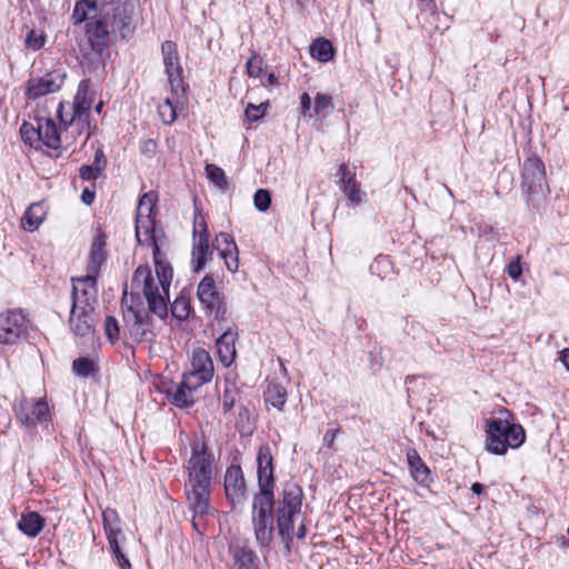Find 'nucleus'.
Returning a JSON list of instances; mask_svg holds the SVG:
<instances>
[{"mask_svg":"<svg viewBox=\"0 0 569 569\" xmlns=\"http://www.w3.org/2000/svg\"><path fill=\"white\" fill-rule=\"evenodd\" d=\"M168 400L178 408H189L194 405L196 399L193 392L189 389V385L182 381L166 390Z\"/></svg>","mask_w":569,"mask_h":569,"instance_id":"29","label":"nucleus"},{"mask_svg":"<svg viewBox=\"0 0 569 569\" xmlns=\"http://www.w3.org/2000/svg\"><path fill=\"white\" fill-rule=\"evenodd\" d=\"M171 315L179 321H184L192 312L191 301L188 293L182 290L171 303Z\"/></svg>","mask_w":569,"mask_h":569,"instance_id":"36","label":"nucleus"},{"mask_svg":"<svg viewBox=\"0 0 569 569\" xmlns=\"http://www.w3.org/2000/svg\"><path fill=\"white\" fill-rule=\"evenodd\" d=\"M161 54L171 93L178 97L180 92H184L186 88L177 43L171 40L163 41Z\"/></svg>","mask_w":569,"mask_h":569,"instance_id":"9","label":"nucleus"},{"mask_svg":"<svg viewBox=\"0 0 569 569\" xmlns=\"http://www.w3.org/2000/svg\"><path fill=\"white\" fill-rule=\"evenodd\" d=\"M107 166V159L102 150H97L91 164H83L79 169V178H99Z\"/></svg>","mask_w":569,"mask_h":569,"instance_id":"35","label":"nucleus"},{"mask_svg":"<svg viewBox=\"0 0 569 569\" xmlns=\"http://www.w3.org/2000/svg\"><path fill=\"white\" fill-rule=\"evenodd\" d=\"M102 522L108 543L116 548L117 539L122 536L118 511L113 508H106L102 512Z\"/></svg>","mask_w":569,"mask_h":569,"instance_id":"28","label":"nucleus"},{"mask_svg":"<svg viewBox=\"0 0 569 569\" xmlns=\"http://www.w3.org/2000/svg\"><path fill=\"white\" fill-rule=\"evenodd\" d=\"M521 190L528 204L539 208L550 193L547 180H523Z\"/></svg>","mask_w":569,"mask_h":569,"instance_id":"24","label":"nucleus"},{"mask_svg":"<svg viewBox=\"0 0 569 569\" xmlns=\"http://www.w3.org/2000/svg\"><path fill=\"white\" fill-rule=\"evenodd\" d=\"M222 333L216 340L217 352L219 360L224 367H229L236 359V340L238 339V332L236 325H224Z\"/></svg>","mask_w":569,"mask_h":569,"instance_id":"17","label":"nucleus"},{"mask_svg":"<svg viewBox=\"0 0 569 569\" xmlns=\"http://www.w3.org/2000/svg\"><path fill=\"white\" fill-rule=\"evenodd\" d=\"M253 204L257 210L266 212L271 206V192L268 189H258L253 194Z\"/></svg>","mask_w":569,"mask_h":569,"instance_id":"42","label":"nucleus"},{"mask_svg":"<svg viewBox=\"0 0 569 569\" xmlns=\"http://www.w3.org/2000/svg\"><path fill=\"white\" fill-rule=\"evenodd\" d=\"M132 288L142 290L148 303V310L139 293L123 290L121 298V311L123 320L122 336L126 343L133 349L142 342H153L157 333L154 322L150 313L166 319L168 306L164 297L160 293L149 266H139L132 276Z\"/></svg>","mask_w":569,"mask_h":569,"instance_id":"1","label":"nucleus"},{"mask_svg":"<svg viewBox=\"0 0 569 569\" xmlns=\"http://www.w3.org/2000/svg\"><path fill=\"white\" fill-rule=\"evenodd\" d=\"M136 239L140 246L151 247L152 251L167 244V237L152 218L151 208H147V213L136 214Z\"/></svg>","mask_w":569,"mask_h":569,"instance_id":"10","label":"nucleus"},{"mask_svg":"<svg viewBox=\"0 0 569 569\" xmlns=\"http://www.w3.org/2000/svg\"><path fill=\"white\" fill-rule=\"evenodd\" d=\"M236 569H258L257 555L250 548L248 540L234 539L229 545Z\"/></svg>","mask_w":569,"mask_h":569,"instance_id":"19","label":"nucleus"},{"mask_svg":"<svg viewBox=\"0 0 569 569\" xmlns=\"http://www.w3.org/2000/svg\"><path fill=\"white\" fill-rule=\"evenodd\" d=\"M258 465V488L259 490L273 491L274 488V466L273 457L269 445H261L257 455Z\"/></svg>","mask_w":569,"mask_h":569,"instance_id":"16","label":"nucleus"},{"mask_svg":"<svg viewBox=\"0 0 569 569\" xmlns=\"http://www.w3.org/2000/svg\"><path fill=\"white\" fill-rule=\"evenodd\" d=\"M299 110L303 117H307V118L315 117L311 97L309 96L308 92L301 93Z\"/></svg>","mask_w":569,"mask_h":569,"instance_id":"51","label":"nucleus"},{"mask_svg":"<svg viewBox=\"0 0 569 569\" xmlns=\"http://www.w3.org/2000/svg\"><path fill=\"white\" fill-rule=\"evenodd\" d=\"M104 333L111 345H116L121 337L119 321L113 316H107L104 319Z\"/></svg>","mask_w":569,"mask_h":569,"instance_id":"40","label":"nucleus"},{"mask_svg":"<svg viewBox=\"0 0 569 569\" xmlns=\"http://www.w3.org/2000/svg\"><path fill=\"white\" fill-rule=\"evenodd\" d=\"M107 236L104 232L99 230L97 236L93 238L89 256L86 271L92 276H100V268L107 261L108 252H107Z\"/></svg>","mask_w":569,"mask_h":569,"instance_id":"18","label":"nucleus"},{"mask_svg":"<svg viewBox=\"0 0 569 569\" xmlns=\"http://www.w3.org/2000/svg\"><path fill=\"white\" fill-rule=\"evenodd\" d=\"M38 126L24 121L20 127V136L24 143L39 150V141L41 140V118L37 119Z\"/></svg>","mask_w":569,"mask_h":569,"instance_id":"37","label":"nucleus"},{"mask_svg":"<svg viewBox=\"0 0 569 569\" xmlns=\"http://www.w3.org/2000/svg\"><path fill=\"white\" fill-rule=\"evenodd\" d=\"M306 533H307V527L306 525L302 522L299 527H298V530H297V538L298 539H303L306 537Z\"/></svg>","mask_w":569,"mask_h":569,"instance_id":"63","label":"nucleus"},{"mask_svg":"<svg viewBox=\"0 0 569 569\" xmlns=\"http://www.w3.org/2000/svg\"><path fill=\"white\" fill-rule=\"evenodd\" d=\"M338 178H356L357 177V167L350 166L349 163H341L338 167V171L336 173Z\"/></svg>","mask_w":569,"mask_h":569,"instance_id":"54","label":"nucleus"},{"mask_svg":"<svg viewBox=\"0 0 569 569\" xmlns=\"http://www.w3.org/2000/svg\"><path fill=\"white\" fill-rule=\"evenodd\" d=\"M223 488L227 499L233 507L244 503L247 500V486L239 465H231L227 468Z\"/></svg>","mask_w":569,"mask_h":569,"instance_id":"14","label":"nucleus"},{"mask_svg":"<svg viewBox=\"0 0 569 569\" xmlns=\"http://www.w3.org/2000/svg\"><path fill=\"white\" fill-rule=\"evenodd\" d=\"M333 100L330 94L327 93H317L313 103V113L315 116L321 114L323 110L330 109L333 110Z\"/></svg>","mask_w":569,"mask_h":569,"instance_id":"43","label":"nucleus"},{"mask_svg":"<svg viewBox=\"0 0 569 569\" xmlns=\"http://www.w3.org/2000/svg\"><path fill=\"white\" fill-rule=\"evenodd\" d=\"M66 72L56 69L41 77H30L26 82V97L37 100L50 93L60 91L66 80Z\"/></svg>","mask_w":569,"mask_h":569,"instance_id":"11","label":"nucleus"},{"mask_svg":"<svg viewBox=\"0 0 569 569\" xmlns=\"http://www.w3.org/2000/svg\"><path fill=\"white\" fill-rule=\"evenodd\" d=\"M507 274L512 280H519L522 276L521 256H516L506 267Z\"/></svg>","mask_w":569,"mask_h":569,"instance_id":"48","label":"nucleus"},{"mask_svg":"<svg viewBox=\"0 0 569 569\" xmlns=\"http://www.w3.org/2000/svg\"><path fill=\"white\" fill-rule=\"evenodd\" d=\"M210 236H192L191 264L194 272L201 271L211 256Z\"/></svg>","mask_w":569,"mask_h":569,"instance_id":"26","label":"nucleus"},{"mask_svg":"<svg viewBox=\"0 0 569 569\" xmlns=\"http://www.w3.org/2000/svg\"><path fill=\"white\" fill-rule=\"evenodd\" d=\"M560 360L566 367V369L569 371V347L561 351Z\"/></svg>","mask_w":569,"mask_h":569,"instance_id":"60","label":"nucleus"},{"mask_svg":"<svg viewBox=\"0 0 569 569\" xmlns=\"http://www.w3.org/2000/svg\"><path fill=\"white\" fill-rule=\"evenodd\" d=\"M202 377V381H211L213 377V362L210 353L202 348H194L191 356V370Z\"/></svg>","mask_w":569,"mask_h":569,"instance_id":"25","label":"nucleus"},{"mask_svg":"<svg viewBox=\"0 0 569 569\" xmlns=\"http://www.w3.org/2000/svg\"><path fill=\"white\" fill-rule=\"evenodd\" d=\"M152 256L158 282L163 291L162 296L166 298L169 295V288L173 278V269L162 248H154Z\"/></svg>","mask_w":569,"mask_h":569,"instance_id":"23","label":"nucleus"},{"mask_svg":"<svg viewBox=\"0 0 569 569\" xmlns=\"http://www.w3.org/2000/svg\"><path fill=\"white\" fill-rule=\"evenodd\" d=\"M247 73L251 78H259L263 73L262 59L258 54L252 57L246 63Z\"/></svg>","mask_w":569,"mask_h":569,"instance_id":"44","label":"nucleus"},{"mask_svg":"<svg viewBox=\"0 0 569 569\" xmlns=\"http://www.w3.org/2000/svg\"><path fill=\"white\" fill-rule=\"evenodd\" d=\"M47 211L43 202H33L24 211L21 218V228L28 232H34L44 221Z\"/></svg>","mask_w":569,"mask_h":569,"instance_id":"27","label":"nucleus"},{"mask_svg":"<svg viewBox=\"0 0 569 569\" xmlns=\"http://www.w3.org/2000/svg\"><path fill=\"white\" fill-rule=\"evenodd\" d=\"M86 41L79 43V62L81 67L91 72L104 66L103 54L111 43L110 16L99 14L83 26Z\"/></svg>","mask_w":569,"mask_h":569,"instance_id":"4","label":"nucleus"},{"mask_svg":"<svg viewBox=\"0 0 569 569\" xmlns=\"http://www.w3.org/2000/svg\"><path fill=\"white\" fill-rule=\"evenodd\" d=\"M202 377L199 376V375H194L193 372H187V373H183L182 376V383H188L189 385V389L194 392L197 391L201 386H203L204 383H208L209 381H202Z\"/></svg>","mask_w":569,"mask_h":569,"instance_id":"50","label":"nucleus"},{"mask_svg":"<svg viewBox=\"0 0 569 569\" xmlns=\"http://www.w3.org/2000/svg\"><path fill=\"white\" fill-rule=\"evenodd\" d=\"M112 32H118L120 38L129 41L136 30L134 4L130 0L117 1L110 17Z\"/></svg>","mask_w":569,"mask_h":569,"instance_id":"12","label":"nucleus"},{"mask_svg":"<svg viewBox=\"0 0 569 569\" xmlns=\"http://www.w3.org/2000/svg\"><path fill=\"white\" fill-rule=\"evenodd\" d=\"M500 417L485 421V449L496 456H503L508 449H518L526 440V431L520 423L511 421L508 409L499 411Z\"/></svg>","mask_w":569,"mask_h":569,"instance_id":"5","label":"nucleus"},{"mask_svg":"<svg viewBox=\"0 0 569 569\" xmlns=\"http://www.w3.org/2000/svg\"><path fill=\"white\" fill-rule=\"evenodd\" d=\"M471 491H472V493H475L477 496H480L485 491V486L482 483H480V482H475L471 486Z\"/></svg>","mask_w":569,"mask_h":569,"instance_id":"61","label":"nucleus"},{"mask_svg":"<svg viewBox=\"0 0 569 569\" xmlns=\"http://www.w3.org/2000/svg\"><path fill=\"white\" fill-rule=\"evenodd\" d=\"M521 178H546L543 161L536 154L528 157L522 166Z\"/></svg>","mask_w":569,"mask_h":569,"instance_id":"38","label":"nucleus"},{"mask_svg":"<svg viewBox=\"0 0 569 569\" xmlns=\"http://www.w3.org/2000/svg\"><path fill=\"white\" fill-rule=\"evenodd\" d=\"M341 428L338 423H335L333 428H330L323 435V445L327 448L331 449L333 447L337 435L340 432Z\"/></svg>","mask_w":569,"mask_h":569,"instance_id":"56","label":"nucleus"},{"mask_svg":"<svg viewBox=\"0 0 569 569\" xmlns=\"http://www.w3.org/2000/svg\"><path fill=\"white\" fill-rule=\"evenodd\" d=\"M236 403V396L232 389H224L222 395V408L224 412L230 411Z\"/></svg>","mask_w":569,"mask_h":569,"instance_id":"55","label":"nucleus"},{"mask_svg":"<svg viewBox=\"0 0 569 569\" xmlns=\"http://www.w3.org/2000/svg\"><path fill=\"white\" fill-rule=\"evenodd\" d=\"M158 108H162L168 111V114H163L161 112V120L163 121L164 124H172L177 120V110L171 99L167 98L164 102L160 104Z\"/></svg>","mask_w":569,"mask_h":569,"instance_id":"49","label":"nucleus"},{"mask_svg":"<svg viewBox=\"0 0 569 569\" xmlns=\"http://www.w3.org/2000/svg\"><path fill=\"white\" fill-rule=\"evenodd\" d=\"M109 547L117 560L119 568L120 569H130L131 563H130L129 559L126 557V555L122 552L120 545H119V539H117L116 548L112 545H109Z\"/></svg>","mask_w":569,"mask_h":569,"instance_id":"52","label":"nucleus"},{"mask_svg":"<svg viewBox=\"0 0 569 569\" xmlns=\"http://www.w3.org/2000/svg\"><path fill=\"white\" fill-rule=\"evenodd\" d=\"M63 108H64L63 102H59L58 108H57V117L60 121V124H62L67 129L68 127H71L73 124V116L69 120L66 119L63 117Z\"/></svg>","mask_w":569,"mask_h":569,"instance_id":"58","label":"nucleus"},{"mask_svg":"<svg viewBox=\"0 0 569 569\" xmlns=\"http://www.w3.org/2000/svg\"><path fill=\"white\" fill-rule=\"evenodd\" d=\"M216 242L214 247L223 259L227 269L230 272H236L239 268V251L233 237L230 233L220 232L216 236Z\"/></svg>","mask_w":569,"mask_h":569,"instance_id":"20","label":"nucleus"},{"mask_svg":"<svg viewBox=\"0 0 569 569\" xmlns=\"http://www.w3.org/2000/svg\"><path fill=\"white\" fill-rule=\"evenodd\" d=\"M192 236H210L206 218L200 211L194 212Z\"/></svg>","mask_w":569,"mask_h":569,"instance_id":"46","label":"nucleus"},{"mask_svg":"<svg viewBox=\"0 0 569 569\" xmlns=\"http://www.w3.org/2000/svg\"><path fill=\"white\" fill-rule=\"evenodd\" d=\"M211 181L221 191H224V190H227L229 188L228 180H211Z\"/></svg>","mask_w":569,"mask_h":569,"instance_id":"62","label":"nucleus"},{"mask_svg":"<svg viewBox=\"0 0 569 569\" xmlns=\"http://www.w3.org/2000/svg\"><path fill=\"white\" fill-rule=\"evenodd\" d=\"M98 278L87 273L71 279V306H86L96 309L98 303Z\"/></svg>","mask_w":569,"mask_h":569,"instance_id":"13","label":"nucleus"},{"mask_svg":"<svg viewBox=\"0 0 569 569\" xmlns=\"http://www.w3.org/2000/svg\"><path fill=\"white\" fill-rule=\"evenodd\" d=\"M303 491L296 482H286L279 499L274 501L273 491L259 490L253 496L251 521L256 541L269 547L273 540V508L279 536L287 543L292 540L293 518L300 513Z\"/></svg>","mask_w":569,"mask_h":569,"instance_id":"2","label":"nucleus"},{"mask_svg":"<svg viewBox=\"0 0 569 569\" xmlns=\"http://www.w3.org/2000/svg\"><path fill=\"white\" fill-rule=\"evenodd\" d=\"M98 9H94L89 4L87 1H77L74 3L72 13H71V21L73 26H81L82 23H88V21H91L93 18H98L97 14Z\"/></svg>","mask_w":569,"mask_h":569,"instance_id":"34","label":"nucleus"},{"mask_svg":"<svg viewBox=\"0 0 569 569\" xmlns=\"http://www.w3.org/2000/svg\"><path fill=\"white\" fill-rule=\"evenodd\" d=\"M94 310L86 306H71L68 322L73 335L84 338L94 333Z\"/></svg>","mask_w":569,"mask_h":569,"instance_id":"15","label":"nucleus"},{"mask_svg":"<svg viewBox=\"0 0 569 569\" xmlns=\"http://www.w3.org/2000/svg\"><path fill=\"white\" fill-rule=\"evenodd\" d=\"M94 198H96V191L94 189H90V188H84L82 193H81V201L87 204V206H90L93 203L94 201Z\"/></svg>","mask_w":569,"mask_h":569,"instance_id":"59","label":"nucleus"},{"mask_svg":"<svg viewBox=\"0 0 569 569\" xmlns=\"http://www.w3.org/2000/svg\"><path fill=\"white\" fill-rule=\"evenodd\" d=\"M406 456L412 479L420 487L428 488L433 482L429 467L425 463L415 448L408 449Z\"/></svg>","mask_w":569,"mask_h":569,"instance_id":"22","label":"nucleus"},{"mask_svg":"<svg viewBox=\"0 0 569 569\" xmlns=\"http://www.w3.org/2000/svg\"><path fill=\"white\" fill-rule=\"evenodd\" d=\"M17 420L27 428H33L37 425H44L51 421L52 412L44 399L32 400L22 399L13 407Z\"/></svg>","mask_w":569,"mask_h":569,"instance_id":"8","label":"nucleus"},{"mask_svg":"<svg viewBox=\"0 0 569 569\" xmlns=\"http://www.w3.org/2000/svg\"><path fill=\"white\" fill-rule=\"evenodd\" d=\"M29 319L22 309L0 313V345L12 346L29 335Z\"/></svg>","mask_w":569,"mask_h":569,"instance_id":"7","label":"nucleus"},{"mask_svg":"<svg viewBox=\"0 0 569 569\" xmlns=\"http://www.w3.org/2000/svg\"><path fill=\"white\" fill-rule=\"evenodd\" d=\"M310 53L320 62H329L335 57V48L328 39L317 38L310 46Z\"/></svg>","mask_w":569,"mask_h":569,"instance_id":"33","label":"nucleus"},{"mask_svg":"<svg viewBox=\"0 0 569 569\" xmlns=\"http://www.w3.org/2000/svg\"><path fill=\"white\" fill-rule=\"evenodd\" d=\"M46 42L43 33L38 34L34 30H30L26 37V46L32 50H40Z\"/></svg>","mask_w":569,"mask_h":569,"instance_id":"47","label":"nucleus"},{"mask_svg":"<svg viewBox=\"0 0 569 569\" xmlns=\"http://www.w3.org/2000/svg\"><path fill=\"white\" fill-rule=\"evenodd\" d=\"M338 186L350 206H359L366 201L367 194L357 180H338Z\"/></svg>","mask_w":569,"mask_h":569,"instance_id":"30","label":"nucleus"},{"mask_svg":"<svg viewBox=\"0 0 569 569\" xmlns=\"http://www.w3.org/2000/svg\"><path fill=\"white\" fill-rule=\"evenodd\" d=\"M40 139L39 150H42V148L46 147L51 150V152H49L50 156H62L60 130L52 118H41Z\"/></svg>","mask_w":569,"mask_h":569,"instance_id":"21","label":"nucleus"},{"mask_svg":"<svg viewBox=\"0 0 569 569\" xmlns=\"http://www.w3.org/2000/svg\"><path fill=\"white\" fill-rule=\"evenodd\" d=\"M206 178H226L224 171L212 163L206 166Z\"/></svg>","mask_w":569,"mask_h":569,"instance_id":"57","label":"nucleus"},{"mask_svg":"<svg viewBox=\"0 0 569 569\" xmlns=\"http://www.w3.org/2000/svg\"><path fill=\"white\" fill-rule=\"evenodd\" d=\"M277 82V77L273 72L267 74L266 82H262L263 86L274 84Z\"/></svg>","mask_w":569,"mask_h":569,"instance_id":"64","label":"nucleus"},{"mask_svg":"<svg viewBox=\"0 0 569 569\" xmlns=\"http://www.w3.org/2000/svg\"><path fill=\"white\" fill-rule=\"evenodd\" d=\"M156 200H157V193L154 191H149V192L143 193L139 199L137 213H147V208H151V214H152Z\"/></svg>","mask_w":569,"mask_h":569,"instance_id":"45","label":"nucleus"},{"mask_svg":"<svg viewBox=\"0 0 569 569\" xmlns=\"http://www.w3.org/2000/svg\"><path fill=\"white\" fill-rule=\"evenodd\" d=\"M158 144L153 139H146L141 142L140 152L141 154L152 158L157 152Z\"/></svg>","mask_w":569,"mask_h":569,"instance_id":"53","label":"nucleus"},{"mask_svg":"<svg viewBox=\"0 0 569 569\" xmlns=\"http://www.w3.org/2000/svg\"><path fill=\"white\" fill-rule=\"evenodd\" d=\"M287 389L279 382H270L264 391L266 403L282 410L287 402Z\"/></svg>","mask_w":569,"mask_h":569,"instance_id":"32","label":"nucleus"},{"mask_svg":"<svg viewBox=\"0 0 569 569\" xmlns=\"http://www.w3.org/2000/svg\"><path fill=\"white\" fill-rule=\"evenodd\" d=\"M72 370L74 375L81 378H88L99 371L98 365L88 357H80L73 360Z\"/></svg>","mask_w":569,"mask_h":569,"instance_id":"39","label":"nucleus"},{"mask_svg":"<svg viewBox=\"0 0 569 569\" xmlns=\"http://www.w3.org/2000/svg\"><path fill=\"white\" fill-rule=\"evenodd\" d=\"M44 527V518L38 512L23 513L18 522V528L29 537H37Z\"/></svg>","mask_w":569,"mask_h":569,"instance_id":"31","label":"nucleus"},{"mask_svg":"<svg viewBox=\"0 0 569 569\" xmlns=\"http://www.w3.org/2000/svg\"><path fill=\"white\" fill-rule=\"evenodd\" d=\"M197 297L212 327L219 330L224 329V325L230 320V312L224 295L218 290L211 276H204L199 282Z\"/></svg>","mask_w":569,"mask_h":569,"instance_id":"6","label":"nucleus"},{"mask_svg":"<svg viewBox=\"0 0 569 569\" xmlns=\"http://www.w3.org/2000/svg\"><path fill=\"white\" fill-rule=\"evenodd\" d=\"M269 107V102H262L260 104L248 103L244 110V117L249 122H256L262 119Z\"/></svg>","mask_w":569,"mask_h":569,"instance_id":"41","label":"nucleus"},{"mask_svg":"<svg viewBox=\"0 0 569 569\" xmlns=\"http://www.w3.org/2000/svg\"><path fill=\"white\" fill-rule=\"evenodd\" d=\"M186 470L188 481L184 485V492L188 507L196 516L208 515L216 467L213 453L206 442L192 443Z\"/></svg>","mask_w":569,"mask_h":569,"instance_id":"3","label":"nucleus"}]
</instances>
